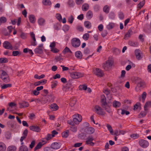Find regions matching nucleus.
Returning <instances> with one entry per match:
<instances>
[{
	"instance_id": "f257e3e1",
	"label": "nucleus",
	"mask_w": 151,
	"mask_h": 151,
	"mask_svg": "<svg viewBox=\"0 0 151 151\" xmlns=\"http://www.w3.org/2000/svg\"><path fill=\"white\" fill-rule=\"evenodd\" d=\"M101 103L102 107L107 112L109 113H110L111 112V110L110 106L107 104L106 102V98L104 95H102L101 96Z\"/></svg>"
},
{
	"instance_id": "f03ea898",
	"label": "nucleus",
	"mask_w": 151,
	"mask_h": 151,
	"mask_svg": "<svg viewBox=\"0 0 151 151\" xmlns=\"http://www.w3.org/2000/svg\"><path fill=\"white\" fill-rule=\"evenodd\" d=\"M0 78L5 83H7L10 81V79L8 75L4 70L0 71Z\"/></svg>"
},
{
	"instance_id": "7ed1b4c3",
	"label": "nucleus",
	"mask_w": 151,
	"mask_h": 151,
	"mask_svg": "<svg viewBox=\"0 0 151 151\" xmlns=\"http://www.w3.org/2000/svg\"><path fill=\"white\" fill-rule=\"evenodd\" d=\"M113 63V62L111 60H107L102 65L103 68L106 70H108L111 67Z\"/></svg>"
},
{
	"instance_id": "20e7f679",
	"label": "nucleus",
	"mask_w": 151,
	"mask_h": 151,
	"mask_svg": "<svg viewBox=\"0 0 151 151\" xmlns=\"http://www.w3.org/2000/svg\"><path fill=\"white\" fill-rule=\"evenodd\" d=\"M72 46L74 47H78L81 44L80 40L77 38H73L71 41Z\"/></svg>"
},
{
	"instance_id": "39448f33",
	"label": "nucleus",
	"mask_w": 151,
	"mask_h": 151,
	"mask_svg": "<svg viewBox=\"0 0 151 151\" xmlns=\"http://www.w3.org/2000/svg\"><path fill=\"white\" fill-rule=\"evenodd\" d=\"M95 112L99 115H104L105 113L103 109L99 106L96 105L95 107Z\"/></svg>"
},
{
	"instance_id": "423d86ee",
	"label": "nucleus",
	"mask_w": 151,
	"mask_h": 151,
	"mask_svg": "<svg viewBox=\"0 0 151 151\" xmlns=\"http://www.w3.org/2000/svg\"><path fill=\"white\" fill-rule=\"evenodd\" d=\"M136 82L137 83V86L141 87H144L146 84L144 81L141 78H137L135 80Z\"/></svg>"
},
{
	"instance_id": "0eeeda50",
	"label": "nucleus",
	"mask_w": 151,
	"mask_h": 151,
	"mask_svg": "<svg viewBox=\"0 0 151 151\" xmlns=\"http://www.w3.org/2000/svg\"><path fill=\"white\" fill-rule=\"evenodd\" d=\"M73 121L76 124H78L82 120V116L79 114L73 115Z\"/></svg>"
},
{
	"instance_id": "6e6552de",
	"label": "nucleus",
	"mask_w": 151,
	"mask_h": 151,
	"mask_svg": "<svg viewBox=\"0 0 151 151\" xmlns=\"http://www.w3.org/2000/svg\"><path fill=\"white\" fill-rule=\"evenodd\" d=\"M94 73L98 77H103L104 75L103 71L99 68H96L94 70Z\"/></svg>"
},
{
	"instance_id": "1a4fd4ad",
	"label": "nucleus",
	"mask_w": 151,
	"mask_h": 151,
	"mask_svg": "<svg viewBox=\"0 0 151 151\" xmlns=\"http://www.w3.org/2000/svg\"><path fill=\"white\" fill-rule=\"evenodd\" d=\"M139 144L140 146L144 148L147 147L149 145L148 142L142 139L139 140Z\"/></svg>"
},
{
	"instance_id": "9d476101",
	"label": "nucleus",
	"mask_w": 151,
	"mask_h": 151,
	"mask_svg": "<svg viewBox=\"0 0 151 151\" xmlns=\"http://www.w3.org/2000/svg\"><path fill=\"white\" fill-rule=\"evenodd\" d=\"M70 76L73 78H78L83 76V74L78 72L72 73L70 74Z\"/></svg>"
},
{
	"instance_id": "9b49d317",
	"label": "nucleus",
	"mask_w": 151,
	"mask_h": 151,
	"mask_svg": "<svg viewBox=\"0 0 151 151\" xmlns=\"http://www.w3.org/2000/svg\"><path fill=\"white\" fill-rule=\"evenodd\" d=\"M3 46L5 49L8 50H12L13 47L12 44L9 42L6 41L3 43Z\"/></svg>"
},
{
	"instance_id": "f8f14e48",
	"label": "nucleus",
	"mask_w": 151,
	"mask_h": 151,
	"mask_svg": "<svg viewBox=\"0 0 151 151\" xmlns=\"http://www.w3.org/2000/svg\"><path fill=\"white\" fill-rule=\"evenodd\" d=\"M61 146V143L57 142H53L51 145V147L54 150H58L60 149Z\"/></svg>"
},
{
	"instance_id": "ddd939ff",
	"label": "nucleus",
	"mask_w": 151,
	"mask_h": 151,
	"mask_svg": "<svg viewBox=\"0 0 151 151\" xmlns=\"http://www.w3.org/2000/svg\"><path fill=\"white\" fill-rule=\"evenodd\" d=\"M71 84L70 83H68L67 84L66 86L64 87L63 88V91L67 92L69 91H71L72 90L71 87Z\"/></svg>"
},
{
	"instance_id": "4468645a",
	"label": "nucleus",
	"mask_w": 151,
	"mask_h": 151,
	"mask_svg": "<svg viewBox=\"0 0 151 151\" xmlns=\"http://www.w3.org/2000/svg\"><path fill=\"white\" fill-rule=\"evenodd\" d=\"M94 129L91 127H86L85 129V132L88 134H91L94 133Z\"/></svg>"
},
{
	"instance_id": "2eb2a0df",
	"label": "nucleus",
	"mask_w": 151,
	"mask_h": 151,
	"mask_svg": "<svg viewBox=\"0 0 151 151\" xmlns=\"http://www.w3.org/2000/svg\"><path fill=\"white\" fill-rule=\"evenodd\" d=\"M29 128L31 130L37 132H39L40 131V129L38 126H31Z\"/></svg>"
},
{
	"instance_id": "dca6fc26",
	"label": "nucleus",
	"mask_w": 151,
	"mask_h": 151,
	"mask_svg": "<svg viewBox=\"0 0 151 151\" xmlns=\"http://www.w3.org/2000/svg\"><path fill=\"white\" fill-rule=\"evenodd\" d=\"M19 107L20 108H23L24 107H28L29 106V103L27 101H23L22 103H19Z\"/></svg>"
},
{
	"instance_id": "f3484780",
	"label": "nucleus",
	"mask_w": 151,
	"mask_h": 151,
	"mask_svg": "<svg viewBox=\"0 0 151 151\" xmlns=\"http://www.w3.org/2000/svg\"><path fill=\"white\" fill-rule=\"evenodd\" d=\"M133 32L132 31L129 29L127 32L125 34L124 39L125 40L128 39L129 37H130L131 35L132 34Z\"/></svg>"
},
{
	"instance_id": "a211bd4d",
	"label": "nucleus",
	"mask_w": 151,
	"mask_h": 151,
	"mask_svg": "<svg viewBox=\"0 0 151 151\" xmlns=\"http://www.w3.org/2000/svg\"><path fill=\"white\" fill-rule=\"evenodd\" d=\"M30 35L31 38L32 39L34 42H32L31 43L32 45L33 46H36L37 45V43L36 42V39L35 38V35L33 32H31L30 33Z\"/></svg>"
},
{
	"instance_id": "6ab92c4d",
	"label": "nucleus",
	"mask_w": 151,
	"mask_h": 151,
	"mask_svg": "<svg viewBox=\"0 0 151 151\" xmlns=\"http://www.w3.org/2000/svg\"><path fill=\"white\" fill-rule=\"evenodd\" d=\"M135 53L136 58L138 60H139L142 58L140 53V51L139 50H136L135 51Z\"/></svg>"
},
{
	"instance_id": "aec40b11",
	"label": "nucleus",
	"mask_w": 151,
	"mask_h": 151,
	"mask_svg": "<svg viewBox=\"0 0 151 151\" xmlns=\"http://www.w3.org/2000/svg\"><path fill=\"white\" fill-rule=\"evenodd\" d=\"M46 142H45L42 144V142H39L34 148V150L35 151L37 150L40 149L41 147L42 146L45 144Z\"/></svg>"
},
{
	"instance_id": "412c9836",
	"label": "nucleus",
	"mask_w": 151,
	"mask_h": 151,
	"mask_svg": "<svg viewBox=\"0 0 151 151\" xmlns=\"http://www.w3.org/2000/svg\"><path fill=\"white\" fill-rule=\"evenodd\" d=\"M50 108L52 110L55 111L58 110V106L56 104L53 103L51 104L50 106Z\"/></svg>"
},
{
	"instance_id": "4be33fe9",
	"label": "nucleus",
	"mask_w": 151,
	"mask_h": 151,
	"mask_svg": "<svg viewBox=\"0 0 151 151\" xmlns=\"http://www.w3.org/2000/svg\"><path fill=\"white\" fill-rule=\"evenodd\" d=\"M76 57L78 59H81L83 56L82 54L80 51H77L75 53Z\"/></svg>"
},
{
	"instance_id": "5701e85b",
	"label": "nucleus",
	"mask_w": 151,
	"mask_h": 151,
	"mask_svg": "<svg viewBox=\"0 0 151 151\" xmlns=\"http://www.w3.org/2000/svg\"><path fill=\"white\" fill-rule=\"evenodd\" d=\"M93 16L92 12L90 11H88L86 14V17L88 19H90L92 18Z\"/></svg>"
},
{
	"instance_id": "b1692460",
	"label": "nucleus",
	"mask_w": 151,
	"mask_h": 151,
	"mask_svg": "<svg viewBox=\"0 0 151 151\" xmlns=\"http://www.w3.org/2000/svg\"><path fill=\"white\" fill-rule=\"evenodd\" d=\"M30 22L32 23H34L35 22L36 19L35 16L32 14L30 15L29 16Z\"/></svg>"
},
{
	"instance_id": "393cba45",
	"label": "nucleus",
	"mask_w": 151,
	"mask_h": 151,
	"mask_svg": "<svg viewBox=\"0 0 151 151\" xmlns=\"http://www.w3.org/2000/svg\"><path fill=\"white\" fill-rule=\"evenodd\" d=\"M6 149L5 145L3 142H0V151H5Z\"/></svg>"
},
{
	"instance_id": "a878e982",
	"label": "nucleus",
	"mask_w": 151,
	"mask_h": 151,
	"mask_svg": "<svg viewBox=\"0 0 151 151\" xmlns=\"http://www.w3.org/2000/svg\"><path fill=\"white\" fill-rule=\"evenodd\" d=\"M18 151H28V148L27 146L22 145L19 147Z\"/></svg>"
},
{
	"instance_id": "bb28decb",
	"label": "nucleus",
	"mask_w": 151,
	"mask_h": 151,
	"mask_svg": "<svg viewBox=\"0 0 151 151\" xmlns=\"http://www.w3.org/2000/svg\"><path fill=\"white\" fill-rule=\"evenodd\" d=\"M42 3L45 6H50L51 4V2L50 0H43Z\"/></svg>"
},
{
	"instance_id": "cd10ccee",
	"label": "nucleus",
	"mask_w": 151,
	"mask_h": 151,
	"mask_svg": "<svg viewBox=\"0 0 151 151\" xmlns=\"http://www.w3.org/2000/svg\"><path fill=\"white\" fill-rule=\"evenodd\" d=\"M17 148L16 146L11 145L9 146L7 149V151H16Z\"/></svg>"
},
{
	"instance_id": "c85d7f7f",
	"label": "nucleus",
	"mask_w": 151,
	"mask_h": 151,
	"mask_svg": "<svg viewBox=\"0 0 151 151\" xmlns=\"http://www.w3.org/2000/svg\"><path fill=\"white\" fill-rule=\"evenodd\" d=\"M82 10L84 11H87L89 9V5L87 4H83L82 6Z\"/></svg>"
},
{
	"instance_id": "c756f323",
	"label": "nucleus",
	"mask_w": 151,
	"mask_h": 151,
	"mask_svg": "<svg viewBox=\"0 0 151 151\" xmlns=\"http://www.w3.org/2000/svg\"><path fill=\"white\" fill-rule=\"evenodd\" d=\"M110 8L108 5L105 6L103 8V11L106 14H108L109 12Z\"/></svg>"
},
{
	"instance_id": "7c9ffc66",
	"label": "nucleus",
	"mask_w": 151,
	"mask_h": 151,
	"mask_svg": "<svg viewBox=\"0 0 151 151\" xmlns=\"http://www.w3.org/2000/svg\"><path fill=\"white\" fill-rule=\"evenodd\" d=\"M76 100L75 99H71L70 103V105L71 107H73L76 104Z\"/></svg>"
},
{
	"instance_id": "2f4dec72",
	"label": "nucleus",
	"mask_w": 151,
	"mask_h": 151,
	"mask_svg": "<svg viewBox=\"0 0 151 151\" xmlns=\"http://www.w3.org/2000/svg\"><path fill=\"white\" fill-rule=\"evenodd\" d=\"M93 140V138L91 136H89L87 138L86 143L88 144L90 142H92Z\"/></svg>"
},
{
	"instance_id": "473e14b6",
	"label": "nucleus",
	"mask_w": 151,
	"mask_h": 151,
	"mask_svg": "<svg viewBox=\"0 0 151 151\" xmlns=\"http://www.w3.org/2000/svg\"><path fill=\"white\" fill-rule=\"evenodd\" d=\"M113 106L115 108L118 107L121 105V103L119 101H115L113 104Z\"/></svg>"
},
{
	"instance_id": "72a5a7b5",
	"label": "nucleus",
	"mask_w": 151,
	"mask_h": 151,
	"mask_svg": "<svg viewBox=\"0 0 151 151\" xmlns=\"http://www.w3.org/2000/svg\"><path fill=\"white\" fill-rule=\"evenodd\" d=\"M34 51L36 53L41 54L43 52V50L42 48L37 47L35 50Z\"/></svg>"
},
{
	"instance_id": "f704fd0d",
	"label": "nucleus",
	"mask_w": 151,
	"mask_h": 151,
	"mask_svg": "<svg viewBox=\"0 0 151 151\" xmlns=\"http://www.w3.org/2000/svg\"><path fill=\"white\" fill-rule=\"evenodd\" d=\"M45 20L42 18H40L38 20V23L40 25H43L45 24Z\"/></svg>"
},
{
	"instance_id": "c9c22d12",
	"label": "nucleus",
	"mask_w": 151,
	"mask_h": 151,
	"mask_svg": "<svg viewBox=\"0 0 151 151\" xmlns=\"http://www.w3.org/2000/svg\"><path fill=\"white\" fill-rule=\"evenodd\" d=\"M47 98H49V101L52 102L54 101V96L53 94H51L47 96Z\"/></svg>"
},
{
	"instance_id": "e433bc0d",
	"label": "nucleus",
	"mask_w": 151,
	"mask_h": 151,
	"mask_svg": "<svg viewBox=\"0 0 151 151\" xmlns=\"http://www.w3.org/2000/svg\"><path fill=\"white\" fill-rule=\"evenodd\" d=\"M84 25L85 27L87 28H90L91 27V24L89 21H86L84 23Z\"/></svg>"
},
{
	"instance_id": "4c0bfd02",
	"label": "nucleus",
	"mask_w": 151,
	"mask_h": 151,
	"mask_svg": "<svg viewBox=\"0 0 151 151\" xmlns=\"http://www.w3.org/2000/svg\"><path fill=\"white\" fill-rule=\"evenodd\" d=\"M63 52L64 54H65L67 52H69L70 54H72V52L71 50L69 49V48L67 47H66L65 48L63 51Z\"/></svg>"
},
{
	"instance_id": "58836bf2",
	"label": "nucleus",
	"mask_w": 151,
	"mask_h": 151,
	"mask_svg": "<svg viewBox=\"0 0 151 151\" xmlns=\"http://www.w3.org/2000/svg\"><path fill=\"white\" fill-rule=\"evenodd\" d=\"M69 130H66L62 133V136L63 137L66 138L68 136Z\"/></svg>"
},
{
	"instance_id": "ea45409f",
	"label": "nucleus",
	"mask_w": 151,
	"mask_h": 151,
	"mask_svg": "<svg viewBox=\"0 0 151 151\" xmlns=\"http://www.w3.org/2000/svg\"><path fill=\"white\" fill-rule=\"evenodd\" d=\"M87 88V86L85 84L81 85L79 86V89L80 90H85Z\"/></svg>"
},
{
	"instance_id": "a19ab883",
	"label": "nucleus",
	"mask_w": 151,
	"mask_h": 151,
	"mask_svg": "<svg viewBox=\"0 0 151 151\" xmlns=\"http://www.w3.org/2000/svg\"><path fill=\"white\" fill-rule=\"evenodd\" d=\"M6 21V18L4 17H0V25H1L2 23H5Z\"/></svg>"
},
{
	"instance_id": "79ce46f5",
	"label": "nucleus",
	"mask_w": 151,
	"mask_h": 151,
	"mask_svg": "<svg viewBox=\"0 0 151 151\" xmlns=\"http://www.w3.org/2000/svg\"><path fill=\"white\" fill-rule=\"evenodd\" d=\"M8 59L6 58H0V63H4L8 62Z\"/></svg>"
},
{
	"instance_id": "37998d69",
	"label": "nucleus",
	"mask_w": 151,
	"mask_h": 151,
	"mask_svg": "<svg viewBox=\"0 0 151 151\" xmlns=\"http://www.w3.org/2000/svg\"><path fill=\"white\" fill-rule=\"evenodd\" d=\"M139 136L137 134H133L130 135V137L133 139H135L139 137Z\"/></svg>"
},
{
	"instance_id": "c03bdc74",
	"label": "nucleus",
	"mask_w": 151,
	"mask_h": 151,
	"mask_svg": "<svg viewBox=\"0 0 151 151\" xmlns=\"http://www.w3.org/2000/svg\"><path fill=\"white\" fill-rule=\"evenodd\" d=\"M145 4V1L143 0L140 2L139 4H138V8L139 9H141L144 5Z\"/></svg>"
},
{
	"instance_id": "a18cd8bd",
	"label": "nucleus",
	"mask_w": 151,
	"mask_h": 151,
	"mask_svg": "<svg viewBox=\"0 0 151 151\" xmlns=\"http://www.w3.org/2000/svg\"><path fill=\"white\" fill-rule=\"evenodd\" d=\"M8 29L9 30V32H8L7 34H5L4 35L7 36L9 35L10 33L12 32L13 29V28L12 26H9L7 27Z\"/></svg>"
},
{
	"instance_id": "49530a36",
	"label": "nucleus",
	"mask_w": 151,
	"mask_h": 151,
	"mask_svg": "<svg viewBox=\"0 0 151 151\" xmlns=\"http://www.w3.org/2000/svg\"><path fill=\"white\" fill-rule=\"evenodd\" d=\"M106 127L110 133L111 134L113 133V130L112 129L111 126L109 124H108L106 125Z\"/></svg>"
},
{
	"instance_id": "de8ad7c7",
	"label": "nucleus",
	"mask_w": 151,
	"mask_h": 151,
	"mask_svg": "<svg viewBox=\"0 0 151 151\" xmlns=\"http://www.w3.org/2000/svg\"><path fill=\"white\" fill-rule=\"evenodd\" d=\"M147 114V112L145 111H142L139 115V117L141 118L145 116Z\"/></svg>"
},
{
	"instance_id": "09e8293b",
	"label": "nucleus",
	"mask_w": 151,
	"mask_h": 151,
	"mask_svg": "<svg viewBox=\"0 0 151 151\" xmlns=\"http://www.w3.org/2000/svg\"><path fill=\"white\" fill-rule=\"evenodd\" d=\"M21 54V52L18 51H13L12 53L13 56H15L20 55Z\"/></svg>"
},
{
	"instance_id": "8fccbe9b",
	"label": "nucleus",
	"mask_w": 151,
	"mask_h": 151,
	"mask_svg": "<svg viewBox=\"0 0 151 151\" xmlns=\"http://www.w3.org/2000/svg\"><path fill=\"white\" fill-rule=\"evenodd\" d=\"M12 86V85L11 84H5L1 86V88L2 89H4L8 87H11Z\"/></svg>"
},
{
	"instance_id": "3c124183",
	"label": "nucleus",
	"mask_w": 151,
	"mask_h": 151,
	"mask_svg": "<svg viewBox=\"0 0 151 151\" xmlns=\"http://www.w3.org/2000/svg\"><path fill=\"white\" fill-rule=\"evenodd\" d=\"M89 35L88 33H86L83 35V38L85 40H87L89 37Z\"/></svg>"
},
{
	"instance_id": "603ef678",
	"label": "nucleus",
	"mask_w": 151,
	"mask_h": 151,
	"mask_svg": "<svg viewBox=\"0 0 151 151\" xmlns=\"http://www.w3.org/2000/svg\"><path fill=\"white\" fill-rule=\"evenodd\" d=\"M58 82L57 81H55L52 82V83L51 87L52 88H55L57 85Z\"/></svg>"
},
{
	"instance_id": "864d4df0",
	"label": "nucleus",
	"mask_w": 151,
	"mask_h": 151,
	"mask_svg": "<svg viewBox=\"0 0 151 151\" xmlns=\"http://www.w3.org/2000/svg\"><path fill=\"white\" fill-rule=\"evenodd\" d=\"M129 44L130 46H136L138 45L137 43L134 42L132 41H129Z\"/></svg>"
},
{
	"instance_id": "5fc2aeb1",
	"label": "nucleus",
	"mask_w": 151,
	"mask_h": 151,
	"mask_svg": "<svg viewBox=\"0 0 151 151\" xmlns=\"http://www.w3.org/2000/svg\"><path fill=\"white\" fill-rule=\"evenodd\" d=\"M77 127L74 125L70 127V130L73 132H76L77 131Z\"/></svg>"
},
{
	"instance_id": "6e6d98bb",
	"label": "nucleus",
	"mask_w": 151,
	"mask_h": 151,
	"mask_svg": "<svg viewBox=\"0 0 151 151\" xmlns=\"http://www.w3.org/2000/svg\"><path fill=\"white\" fill-rule=\"evenodd\" d=\"M41 100L42 103L44 104L46 103L48 101V99L45 96L43 97Z\"/></svg>"
},
{
	"instance_id": "4d7b16f0",
	"label": "nucleus",
	"mask_w": 151,
	"mask_h": 151,
	"mask_svg": "<svg viewBox=\"0 0 151 151\" xmlns=\"http://www.w3.org/2000/svg\"><path fill=\"white\" fill-rule=\"evenodd\" d=\"M114 24L112 23H110L107 25V28L108 29H112L114 27Z\"/></svg>"
},
{
	"instance_id": "13d9d810",
	"label": "nucleus",
	"mask_w": 151,
	"mask_h": 151,
	"mask_svg": "<svg viewBox=\"0 0 151 151\" xmlns=\"http://www.w3.org/2000/svg\"><path fill=\"white\" fill-rule=\"evenodd\" d=\"M44 151H54L51 147H45L44 148Z\"/></svg>"
},
{
	"instance_id": "bf43d9fd",
	"label": "nucleus",
	"mask_w": 151,
	"mask_h": 151,
	"mask_svg": "<svg viewBox=\"0 0 151 151\" xmlns=\"http://www.w3.org/2000/svg\"><path fill=\"white\" fill-rule=\"evenodd\" d=\"M113 51L114 53L116 55L119 54L120 52V50L119 49L116 48H114Z\"/></svg>"
},
{
	"instance_id": "052dcab7",
	"label": "nucleus",
	"mask_w": 151,
	"mask_h": 151,
	"mask_svg": "<svg viewBox=\"0 0 151 151\" xmlns=\"http://www.w3.org/2000/svg\"><path fill=\"white\" fill-rule=\"evenodd\" d=\"M73 20L74 18H73L72 15L70 16L68 18V22L70 24H71L73 23Z\"/></svg>"
},
{
	"instance_id": "680f3d73",
	"label": "nucleus",
	"mask_w": 151,
	"mask_h": 151,
	"mask_svg": "<svg viewBox=\"0 0 151 151\" xmlns=\"http://www.w3.org/2000/svg\"><path fill=\"white\" fill-rule=\"evenodd\" d=\"M104 93L106 95H109L110 96V90H109L108 89H104L103 91Z\"/></svg>"
},
{
	"instance_id": "e2e57ef3",
	"label": "nucleus",
	"mask_w": 151,
	"mask_h": 151,
	"mask_svg": "<svg viewBox=\"0 0 151 151\" xmlns=\"http://www.w3.org/2000/svg\"><path fill=\"white\" fill-rule=\"evenodd\" d=\"M35 141L33 140L31 142V144L29 145V147L31 149H32L35 146Z\"/></svg>"
},
{
	"instance_id": "0e129e2a",
	"label": "nucleus",
	"mask_w": 151,
	"mask_h": 151,
	"mask_svg": "<svg viewBox=\"0 0 151 151\" xmlns=\"http://www.w3.org/2000/svg\"><path fill=\"white\" fill-rule=\"evenodd\" d=\"M75 2L77 5H80L82 4L83 1V0H76Z\"/></svg>"
},
{
	"instance_id": "69168bd1",
	"label": "nucleus",
	"mask_w": 151,
	"mask_h": 151,
	"mask_svg": "<svg viewBox=\"0 0 151 151\" xmlns=\"http://www.w3.org/2000/svg\"><path fill=\"white\" fill-rule=\"evenodd\" d=\"M56 17L57 19L59 21H60L62 20V17L61 15L59 14H56Z\"/></svg>"
},
{
	"instance_id": "338daca9",
	"label": "nucleus",
	"mask_w": 151,
	"mask_h": 151,
	"mask_svg": "<svg viewBox=\"0 0 151 151\" xmlns=\"http://www.w3.org/2000/svg\"><path fill=\"white\" fill-rule=\"evenodd\" d=\"M55 60L56 61L58 62L62 60H63V59L60 56H59L56 57L55 58Z\"/></svg>"
},
{
	"instance_id": "774afa93",
	"label": "nucleus",
	"mask_w": 151,
	"mask_h": 151,
	"mask_svg": "<svg viewBox=\"0 0 151 151\" xmlns=\"http://www.w3.org/2000/svg\"><path fill=\"white\" fill-rule=\"evenodd\" d=\"M20 36L22 39H24L27 38V35L23 32H22L20 35Z\"/></svg>"
}]
</instances>
